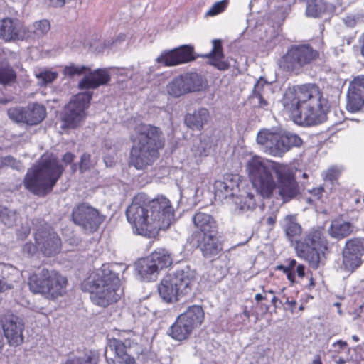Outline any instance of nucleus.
Returning a JSON list of instances; mask_svg holds the SVG:
<instances>
[{"mask_svg":"<svg viewBox=\"0 0 364 364\" xmlns=\"http://www.w3.org/2000/svg\"><path fill=\"white\" fill-rule=\"evenodd\" d=\"M126 216L134 232L150 236L170 226L174 210L170 200L164 196L148 200L146 194L139 193L127 208Z\"/></svg>","mask_w":364,"mask_h":364,"instance_id":"obj_1","label":"nucleus"},{"mask_svg":"<svg viewBox=\"0 0 364 364\" xmlns=\"http://www.w3.org/2000/svg\"><path fill=\"white\" fill-rule=\"evenodd\" d=\"M282 103L291 113L294 122L299 125L316 126L327 119L328 102L315 85L289 88L284 93Z\"/></svg>","mask_w":364,"mask_h":364,"instance_id":"obj_2","label":"nucleus"},{"mask_svg":"<svg viewBox=\"0 0 364 364\" xmlns=\"http://www.w3.org/2000/svg\"><path fill=\"white\" fill-rule=\"evenodd\" d=\"M272 173L277 176L279 194L284 201L299 193L294 170L289 166L271 164L260 157H252V185L262 197H269L275 188Z\"/></svg>","mask_w":364,"mask_h":364,"instance_id":"obj_3","label":"nucleus"},{"mask_svg":"<svg viewBox=\"0 0 364 364\" xmlns=\"http://www.w3.org/2000/svg\"><path fill=\"white\" fill-rule=\"evenodd\" d=\"M135 131L137 137L131 150L129 164L142 170L158 158V150L163 147L164 138L161 129L151 124H141Z\"/></svg>","mask_w":364,"mask_h":364,"instance_id":"obj_4","label":"nucleus"},{"mask_svg":"<svg viewBox=\"0 0 364 364\" xmlns=\"http://www.w3.org/2000/svg\"><path fill=\"white\" fill-rule=\"evenodd\" d=\"M63 171V167L55 158L42 159L27 171L24 186L36 195L45 196L52 190Z\"/></svg>","mask_w":364,"mask_h":364,"instance_id":"obj_5","label":"nucleus"},{"mask_svg":"<svg viewBox=\"0 0 364 364\" xmlns=\"http://www.w3.org/2000/svg\"><path fill=\"white\" fill-rule=\"evenodd\" d=\"M97 278L93 280L90 299L99 306L105 307L117 301L122 293L120 281L107 264H103L97 271Z\"/></svg>","mask_w":364,"mask_h":364,"instance_id":"obj_6","label":"nucleus"},{"mask_svg":"<svg viewBox=\"0 0 364 364\" xmlns=\"http://www.w3.org/2000/svg\"><path fill=\"white\" fill-rule=\"evenodd\" d=\"M194 272L186 266L166 275L158 286L159 295L168 303L178 301L192 290Z\"/></svg>","mask_w":364,"mask_h":364,"instance_id":"obj_7","label":"nucleus"},{"mask_svg":"<svg viewBox=\"0 0 364 364\" xmlns=\"http://www.w3.org/2000/svg\"><path fill=\"white\" fill-rule=\"evenodd\" d=\"M68 280L58 272L43 268L39 273L30 276L28 284L34 294L48 299H55L66 292Z\"/></svg>","mask_w":364,"mask_h":364,"instance_id":"obj_8","label":"nucleus"},{"mask_svg":"<svg viewBox=\"0 0 364 364\" xmlns=\"http://www.w3.org/2000/svg\"><path fill=\"white\" fill-rule=\"evenodd\" d=\"M327 245L324 228L316 227L310 229L302 239L296 241L295 249L298 257L307 261L313 269H317L321 260L320 252L326 250Z\"/></svg>","mask_w":364,"mask_h":364,"instance_id":"obj_9","label":"nucleus"},{"mask_svg":"<svg viewBox=\"0 0 364 364\" xmlns=\"http://www.w3.org/2000/svg\"><path fill=\"white\" fill-rule=\"evenodd\" d=\"M238 186L237 176L232 175H226L214 183L215 198L223 203H235V211L240 214L250 209V194L247 192L245 196H236Z\"/></svg>","mask_w":364,"mask_h":364,"instance_id":"obj_10","label":"nucleus"},{"mask_svg":"<svg viewBox=\"0 0 364 364\" xmlns=\"http://www.w3.org/2000/svg\"><path fill=\"white\" fill-rule=\"evenodd\" d=\"M132 331H119L117 338L108 340L105 356L107 364H136L135 359L128 355L127 348L136 343Z\"/></svg>","mask_w":364,"mask_h":364,"instance_id":"obj_11","label":"nucleus"},{"mask_svg":"<svg viewBox=\"0 0 364 364\" xmlns=\"http://www.w3.org/2000/svg\"><path fill=\"white\" fill-rule=\"evenodd\" d=\"M204 319V311L200 306L193 305L177 318L168 329V334L173 339L181 341L187 339L193 331Z\"/></svg>","mask_w":364,"mask_h":364,"instance_id":"obj_12","label":"nucleus"},{"mask_svg":"<svg viewBox=\"0 0 364 364\" xmlns=\"http://www.w3.org/2000/svg\"><path fill=\"white\" fill-rule=\"evenodd\" d=\"M318 55V52L308 44L293 45L281 58L279 66L284 70L298 74Z\"/></svg>","mask_w":364,"mask_h":364,"instance_id":"obj_13","label":"nucleus"},{"mask_svg":"<svg viewBox=\"0 0 364 364\" xmlns=\"http://www.w3.org/2000/svg\"><path fill=\"white\" fill-rule=\"evenodd\" d=\"M72 219L75 224L85 230L93 232L99 228L105 218L98 210L87 203H82L73 208Z\"/></svg>","mask_w":364,"mask_h":364,"instance_id":"obj_14","label":"nucleus"},{"mask_svg":"<svg viewBox=\"0 0 364 364\" xmlns=\"http://www.w3.org/2000/svg\"><path fill=\"white\" fill-rule=\"evenodd\" d=\"M92 98L90 92H80L73 96L65 109L63 120L67 127L75 128L85 118V110Z\"/></svg>","mask_w":364,"mask_h":364,"instance_id":"obj_15","label":"nucleus"},{"mask_svg":"<svg viewBox=\"0 0 364 364\" xmlns=\"http://www.w3.org/2000/svg\"><path fill=\"white\" fill-rule=\"evenodd\" d=\"M9 119L16 123L36 125L46 116V107L38 103H30L26 107H15L8 109Z\"/></svg>","mask_w":364,"mask_h":364,"instance_id":"obj_16","label":"nucleus"},{"mask_svg":"<svg viewBox=\"0 0 364 364\" xmlns=\"http://www.w3.org/2000/svg\"><path fill=\"white\" fill-rule=\"evenodd\" d=\"M0 325L10 346H18L23 343L24 323L21 318L7 311L0 316Z\"/></svg>","mask_w":364,"mask_h":364,"instance_id":"obj_17","label":"nucleus"},{"mask_svg":"<svg viewBox=\"0 0 364 364\" xmlns=\"http://www.w3.org/2000/svg\"><path fill=\"white\" fill-rule=\"evenodd\" d=\"M364 258V238L354 237L348 240L343 250V265L348 272L360 267Z\"/></svg>","mask_w":364,"mask_h":364,"instance_id":"obj_18","label":"nucleus"},{"mask_svg":"<svg viewBox=\"0 0 364 364\" xmlns=\"http://www.w3.org/2000/svg\"><path fill=\"white\" fill-rule=\"evenodd\" d=\"M218 232L214 233H193L190 242L200 248L205 257L210 258L216 256L222 250V245L217 237Z\"/></svg>","mask_w":364,"mask_h":364,"instance_id":"obj_19","label":"nucleus"},{"mask_svg":"<svg viewBox=\"0 0 364 364\" xmlns=\"http://www.w3.org/2000/svg\"><path fill=\"white\" fill-rule=\"evenodd\" d=\"M193 48L184 45L178 48L164 51L157 57L156 61L164 66L171 67L193 60Z\"/></svg>","mask_w":364,"mask_h":364,"instance_id":"obj_20","label":"nucleus"},{"mask_svg":"<svg viewBox=\"0 0 364 364\" xmlns=\"http://www.w3.org/2000/svg\"><path fill=\"white\" fill-rule=\"evenodd\" d=\"M0 39L5 42L25 41V25L16 18L0 20Z\"/></svg>","mask_w":364,"mask_h":364,"instance_id":"obj_21","label":"nucleus"},{"mask_svg":"<svg viewBox=\"0 0 364 364\" xmlns=\"http://www.w3.org/2000/svg\"><path fill=\"white\" fill-rule=\"evenodd\" d=\"M364 107V75L355 77L350 82L347 93L346 108L351 112Z\"/></svg>","mask_w":364,"mask_h":364,"instance_id":"obj_22","label":"nucleus"},{"mask_svg":"<svg viewBox=\"0 0 364 364\" xmlns=\"http://www.w3.org/2000/svg\"><path fill=\"white\" fill-rule=\"evenodd\" d=\"M35 240L43 254L48 257L58 252L61 247L60 238L50 230H38Z\"/></svg>","mask_w":364,"mask_h":364,"instance_id":"obj_23","label":"nucleus"},{"mask_svg":"<svg viewBox=\"0 0 364 364\" xmlns=\"http://www.w3.org/2000/svg\"><path fill=\"white\" fill-rule=\"evenodd\" d=\"M272 92L271 82L260 77L255 84L252 92V105L255 108L267 109L268 98Z\"/></svg>","mask_w":364,"mask_h":364,"instance_id":"obj_24","label":"nucleus"},{"mask_svg":"<svg viewBox=\"0 0 364 364\" xmlns=\"http://www.w3.org/2000/svg\"><path fill=\"white\" fill-rule=\"evenodd\" d=\"M294 3L295 0H273L271 4H273L272 7L275 8L277 11L274 19H272V22L269 19L264 20V17L262 16L263 22L260 23L259 20H257L255 28L263 27L264 31H267V26H270L272 23L280 25L287 18L290 12L291 6L294 4Z\"/></svg>","mask_w":364,"mask_h":364,"instance_id":"obj_25","label":"nucleus"},{"mask_svg":"<svg viewBox=\"0 0 364 364\" xmlns=\"http://www.w3.org/2000/svg\"><path fill=\"white\" fill-rule=\"evenodd\" d=\"M135 272L137 278L143 282L155 280L159 274L155 263L149 257L141 258L135 262Z\"/></svg>","mask_w":364,"mask_h":364,"instance_id":"obj_26","label":"nucleus"},{"mask_svg":"<svg viewBox=\"0 0 364 364\" xmlns=\"http://www.w3.org/2000/svg\"><path fill=\"white\" fill-rule=\"evenodd\" d=\"M110 80L107 70L97 69L90 75L85 76L79 82V87L83 89H95L107 84Z\"/></svg>","mask_w":364,"mask_h":364,"instance_id":"obj_27","label":"nucleus"},{"mask_svg":"<svg viewBox=\"0 0 364 364\" xmlns=\"http://www.w3.org/2000/svg\"><path fill=\"white\" fill-rule=\"evenodd\" d=\"M192 220L194 226L199 230L193 233L217 232L216 222L210 214L199 211L193 216Z\"/></svg>","mask_w":364,"mask_h":364,"instance_id":"obj_28","label":"nucleus"},{"mask_svg":"<svg viewBox=\"0 0 364 364\" xmlns=\"http://www.w3.org/2000/svg\"><path fill=\"white\" fill-rule=\"evenodd\" d=\"M352 223L341 219L333 220L328 228L329 235L336 239H343L348 237L354 231Z\"/></svg>","mask_w":364,"mask_h":364,"instance_id":"obj_29","label":"nucleus"},{"mask_svg":"<svg viewBox=\"0 0 364 364\" xmlns=\"http://www.w3.org/2000/svg\"><path fill=\"white\" fill-rule=\"evenodd\" d=\"M209 112L205 108H200L193 113H188L185 116V124L193 130H200L208 121Z\"/></svg>","mask_w":364,"mask_h":364,"instance_id":"obj_30","label":"nucleus"},{"mask_svg":"<svg viewBox=\"0 0 364 364\" xmlns=\"http://www.w3.org/2000/svg\"><path fill=\"white\" fill-rule=\"evenodd\" d=\"M212 142L210 137L203 136L193 141L191 151L196 161L198 163L202 158L210 154Z\"/></svg>","mask_w":364,"mask_h":364,"instance_id":"obj_31","label":"nucleus"},{"mask_svg":"<svg viewBox=\"0 0 364 364\" xmlns=\"http://www.w3.org/2000/svg\"><path fill=\"white\" fill-rule=\"evenodd\" d=\"M50 28V25L47 20L36 21L29 27L25 26V40L40 38L45 36Z\"/></svg>","mask_w":364,"mask_h":364,"instance_id":"obj_32","label":"nucleus"},{"mask_svg":"<svg viewBox=\"0 0 364 364\" xmlns=\"http://www.w3.org/2000/svg\"><path fill=\"white\" fill-rule=\"evenodd\" d=\"M187 93L198 92L203 89L204 80L203 77L196 73H187L181 75Z\"/></svg>","mask_w":364,"mask_h":364,"instance_id":"obj_33","label":"nucleus"},{"mask_svg":"<svg viewBox=\"0 0 364 364\" xmlns=\"http://www.w3.org/2000/svg\"><path fill=\"white\" fill-rule=\"evenodd\" d=\"M208 55L210 57V64L215 66L218 70H225L229 68L228 63L223 60L224 56L220 41H213V49Z\"/></svg>","mask_w":364,"mask_h":364,"instance_id":"obj_34","label":"nucleus"},{"mask_svg":"<svg viewBox=\"0 0 364 364\" xmlns=\"http://www.w3.org/2000/svg\"><path fill=\"white\" fill-rule=\"evenodd\" d=\"M149 258L155 263L157 269L160 271L164 268L168 267L172 264V257L168 250L159 248L154 251Z\"/></svg>","mask_w":364,"mask_h":364,"instance_id":"obj_35","label":"nucleus"},{"mask_svg":"<svg viewBox=\"0 0 364 364\" xmlns=\"http://www.w3.org/2000/svg\"><path fill=\"white\" fill-rule=\"evenodd\" d=\"M287 140L283 133L277 132L275 136L273 138L272 144L269 146L267 154L274 156H282L285 152L287 151V145H286Z\"/></svg>","mask_w":364,"mask_h":364,"instance_id":"obj_36","label":"nucleus"},{"mask_svg":"<svg viewBox=\"0 0 364 364\" xmlns=\"http://www.w3.org/2000/svg\"><path fill=\"white\" fill-rule=\"evenodd\" d=\"M277 132V131L268 129H262L258 132L256 142L265 153L267 152L269 146L272 144L273 138Z\"/></svg>","mask_w":364,"mask_h":364,"instance_id":"obj_37","label":"nucleus"},{"mask_svg":"<svg viewBox=\"0 0 364 364\" xmlns=\"http://www.w3.org/2000/svg\"><path fill=\"white\" fill-rule=\"evenodd\" d=\"M166 91L168 95L173 97H178L187 93L181 75L174 77L166 85Z\"/></svg>","mask_w":364,"mask_h":364,"instance_id":"obj_38","label":"nucleus"},{"mask_svg":"<svg viewBox=\"0 0 364 364\" xmlns=\"http://www.w3.org/2000/svg\"><path fill=\"white\" fill-rule=\"evenodd\" d=\"M284 231L288 239L293 241L301 234V227L291 216L288 215L285 218Z\"/></svg>","mask_w":364,"mask_h":364,"instance_id":"obj_39","label":"nucleus"},{"mask_svg":"<svg viewBox=\"0 0 364 364\" xmlns=\"http://www.w3.org/2000/svg\"><path fill=\"white\" fill-rule=\"evenodd\" d=\"M35 76L38 80L39 85L46 86L58 78V73L55 71L44 68L35 71Z\"/></svg>","mask_w":364,"mask_h":364,"instance_id":"obj_40","label":"nucleus"},{"mask_svg":"<svg viewBox=\"0 0 364 364\" xmlns=\"http://www.w3.org/2000/svg\"><path fill=\"white\" fill-rule=\"evenodd\" d=\"M327 5L322 0H311L307 3L306 15L311 17H319L326 12Z\"/></svg>","mask_w":364,"mask_h":364,"instance_id":"obj_41","label":"nucleus"},{"mask_svg":"<svg viewBox=\"0 0 364 364\" xmlns=\"http://www.w3.org/2000/svg\"><path fill=\"white\" fill-rule=\"evenodd\" d=\"M297 262L294 259H288L284 261L283 264L277 266L276 269L282 270L286 275L288 280L291 282H296L294 269Z\"/></svg>","mask_w":364,"mask_h":364,"instance_id":"obj_42","label":"nucleus"},{"mask_svg":"<svg viewBox=\"0 0 364 364\" xmlns=\"http://www.w3.org/2000/svg\"><path fill=\"white\" fill-rule=\"evenodd\" d=\"M17 220V213L4 206H0V222L6 226H13Z\"/></svg>","mask_w":364,"mask_h":364,"instance_id":"obj_43","label":"nucleus"},{"mask_svg":"<svg viewBox=\"0 0 364 364\" xmlns=\"http://www.w3.org/2000/svg\"><path fill=\"white\" fill-rule=\"evenodd\" d=\"M16 78V73L8 65H0V83L2 85L8 84L14 81Z\"/></svg>","mask_w":364,"mask_h":364,"instance_id":"obj_44","label":"nucleus"},{"mask_svg":"<svg viewBox=\"0 0 364 364\" xmlns=\"http://www.w3.org/2000/svg\"><path fill=\"white\" fill-rule=\"evenodd\" d=\"M87 70V68L85 66H80L75 65L74 64H71L69 66H66L63 69V75L65 76H68L72 77L75 75H80Z\"/></svg>","mask_w":364,"mask_h":364,"instance_id":"obj_45","label":"nucleus"},{"mask_svg":"<svg viewBox=\"0 0 364 364\" xmlns=\"http://www.w3.org/2000/svg\"><path fill=\"white\" fill-rule=\"evenodd\" d=\"M342 171V168L338 166H333L323 172V177L325 181L333 182L339 177Z\"/></svg>","mask_w":364,"mask_h":364,"instance_id":"obj_46","label":"nucleus"},{"mask_svg":"<svg viewBox=\"0 0 364 364\" xmlns=\"http://www.w3.org/2000/svg\"><path fill=\"white\" fill-rule=\"evenodd\" d=\"M284 138L287 139L286 145H287V151L291 146H300L302 144L301 139L296 134L287 132L283 133Z\"/></svg>","mask_w":364,"mask_h":364,"instance_id":"obj_47","label":"nucleus"},{"mask_svg":"<svg viewBox=\"0 0 364 364\" xmlns=\"http://www.w3.org/2000/svg\"><path fill=\"white\" fill-rule=\"evenodd\" d=\"M228 4V0H222L218 2H215L213 6L210 8V9L207 11L206 14L208 16H213L221 12H223Z\"/></svg>","mask_w":364,"mask_h":364,"instance_id":"obj_48","label":"nucleus"},{"mask_svg":"<svg viewBox=\"0 0 364 364\" xmlns=\"http://www.w3.org/2000/svg\"><path fill=\"white\" fill-rule=\"evenodd\" d=\"M97 360L90 355H85L82 358H69L65 364H96Z\"/></svg>","mask_w":364,"mask_h":364,"instance_id":"obj_49","label":"nucleus"},{"mask_svg":"<svg viewBox=\"0 0 364 364\" xmlns=\"http://www.w3.org/2000/svg\"><path fill=\"white\" fill-rule=\"evenodd\" d=\"M0 165L10 166L16 170H21L23 168L21 163L11 156L0 158Z\"/></svg>","mask_w":364,"mask_h":364,"instance_id":"obj_50","label":"nucleus"},{"mask_svg":"<svg viewBox=\"0 0 364 364\" xmlns=\"http://www.w3.org/2000/svg\"><path fill=\"white\" fill-rule=\"evenodd\" d=\"M125 39H126L125 34L120 33L112 42H110L109 41L105 42L104 47L112 48L114 45L117 46V44L121 43L122 42H124L125 41Z\"/></svg>","mask_w":364,"mask_h":364,"instance_id":"obj_51","label":"nucleus"},{"mask_svg":"<svg viewBox=\"0 0 364 364\" xmlns=\"http://www.w3.org/2000/svg\"><path fill=\"white\" fill-rule=\"evenodd\" d=\"M350 314H352L353 320L361 319L364 321V303L355 309Z\"/></svg>","mask_w":364,"mask_h":364,"instance_id":"obj_52","label":"nucleus"},{"mask_svg":"<svg viewBox=\"0 0 364 364\" xmlns=\"http://www.w3.org/2000/svg\"><path fill=\"white\" fill-rule=\"evenodd\" d=\"M358 20L359 18L358 16L350 15L343 18V22L348 27L353 28L357 24Z\"/></svg>","mask_w":364,"mask_h":364,"instance_id":"obj_53","label":"nucleus"},{"mask_svg":"<svg viewBox=\"0 0 364 364\" xmlns=\"http://www.w3.org/2000/svg\"><path fill=\"white\" fill-rule=\"evenodd\" d=\"M90 155L88 154H83L81 156V161L80 168L81 171H83L88 168L90 166Z\"/></svg>","mask_w":364,"mask_h":364,"instance_id":"obj_54","label":"nucleus"},{"mask_svg":"<svg viewBox=\"0 0 364 364\" xmlns=\"http://www.w3.org/2000/svg\"><path fill=\"white\" fill-rule=\"evenodd\" d=\"M277 217L274 214L269 215L264 221V225H267V228L269 230H272L273 227L276 223Z\"/></svg>","mask_w":364,"mask_h":364,"instance_id":"obj_55","label":"nucleus"},{"mask_svg":"<svg viewBox=\"0 0 364 364\" xmlns=\"http://www.w3.org/2000/svg\"><path fill=\"white\" fill-rule=\"evenodd\" d=\"M36 250V245L32 243H26L23 247V252L29 255L34 254Z\"/></svg>","mask_w":364,"mask_h":364,"instance_id":"obj_56","label":"nucleus"},{"mask_svg":"<svg viewBox=\"0 0 364 364\" xmlns=\"http://www.w3.org/2000/svg\"><path fill=\"white\" fill-rule=\"evenodd\" d=\"M305 269L306 268L304 265L297 262L294 269L295 276L297 275L299 278H304L305 276Z\"/></svg>","mask_w":364,"mask_h":364,"instance_id":"obj_57","label":"nucleus"},{"mask_svg":"<svg viewBox=\"0 0 364 364\" xmlns=\"http://www.w3.org/2000/svg\"><path fill=\"white\" fill-rule=\"evenodd\" d=\"M30 232V230L28 228H22V230L17 231V235L19 238L23 239L26 237Z\"/></svg>","mask_w":364,"mask_h":364,"instance_id":"obj_58","label":"nucleus"},{"mask_svg":"<svg viewBox=\"0 0 364 364\" xmlns=\"http://www.w3.org/2000/svg\"><path fill=\"white\" fill-rule=\"evenodd\" d=\"M74 155L71 153H66L63 157V161L65 163V164H70L71 163L73 159H74Z\"/></svg>","mask_w":364,"mask_h":364,"instance_id":"obj_59","label":"nucleus"},{"mask_svg":"<svg viewBox=\"0 0 364 364\" xmlns=\"http://www.w3.org/2000/svg\"><path fill=\"white\" fill-rule=\"evenodd\" d=\"M268 296H269L268 293H264V295H262L261 294H257L255 295V300L257 301H259L262 299L268 300L269 299Z\"/></svg>","mask_w":364,"mask_h":364,"instance_id":"obj_60","label":"nucleus"},{"mask_svg":"<svg viewBox=\"0 0 364 364\" xmlns=\"http://www.w3.org/2000/svg\"><path fill=\"white\" fill-rule=\"evenodd\" d=\"M323 191V188L322 187H319V188L314 189L313 193L318 199L321 198Z\"/></svg>","mask_w":364,"mask_h":364,"instance_id":"obj_61","label":"nucleus"},{"mask_svg":"<svg viewBox=\"0 0 364 364\" xmlns=\"http://www.w3.org/2000/svg\"><path fill=\"white\" fill-rule=\"evenodd\" d=\"M359 42L360 43V54L364 58V33L360 37Z\"/></svg>","mask_w":364,"mask_h":364,"instance_id":"obj_62","label":"nucleus"},{"mask_svg":"<svg viewBox=\"0 0 364 364\" xmlns=\"http://www.w3.org/2000/svg\"><path fill=\"white\" fill-rule=\"evenodd\" d=\"M50 1L55 6H63L65 4V0H50Z\"/></svg>","mask_w":364,"mask_h":364,"instance_id":"obj_63","label":"nucleus"},{"mask_svg":"<svg viewBox=\"0 0 364 364\" xmlns=\"http://www.w3.org/2000/svg\"><path fill=\"white\" fill-rule=\"evenodd\" d=\"M312 364H322L320 355H317L315 356V358L312 362Z\"/></svg>","mask_w":364,"mask_h":364,"instance_id":"obj_64","label":"nucleus"}]
</instances>
